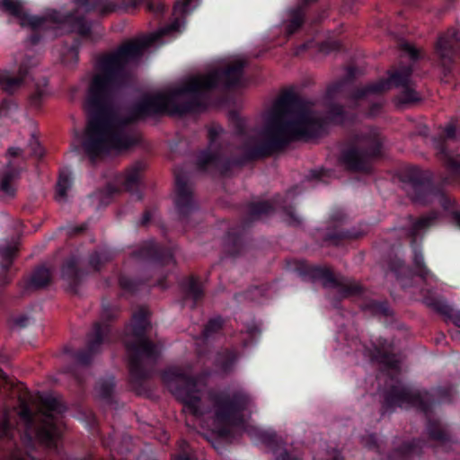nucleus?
<instances>
[{"mask_svg": "<svg viewBox=\"0 0 460 460\" xmlns=\"http://www.w3.org/2000/svg\"><path fill=\"white\" fill-rule=\"evenodd\" d=\"M142 53V47L128 44L102 62V71L96 75L89 91L88 105L94 109L99 102L105 100L111 93L117 73Z\"/></svg>", "mask_w": 460, "mask_h": 460, "instance_id": "obj_1", "label": "nucleus"}, {"mask_svg": "<svg viewBox=\"0 0 460 460\" xmlns=\"http://www.w3.org/2000/svg\"><path fill=\"white\" fill-rule=\"evenodd\" d=\"M316 122L311 110L305 106L296 107L289 121L281 126L280 133L289 138L306 137L315 128Z\"/></svg>", "mask_w": 460, "mask_h": 460, "instance_id": "obj_2", "label": "nucleus"}, {"mask_svg": "<svg viewBox=\"0 0 460 460\" xmlns=\"http://www.w3.org/2000/svg\"><path fill=\"white\" fill-rule=\"evenodd\" d=\"M87 133L89 140L84 144V146L91 155L96 150H100L107 145H114L111 124L106 118L93 115L89 121Z\"/></svg>", "mask_w": 460, "mask_h": 460, "instance_id": "obj_3", "label": "nucleus"}, {"mask_svg": "<svg viewBox=\"0 0 460 460\" xmlns=\"http://www.w3.org/2000/svg\"><path fill=\"white\" fill-rule=\"evenodd\" d=\"M216 77L217 74L190 77L188 81V86L182 91L191 93L208 88L215 84Z\"/></svg>", "mask_w": 460, "mask_h": 460, "instance_id": "obj_4", "label": "nucleus"}, {"mask_svg": "<svg viewBox=\"0 0 460 460\" xmlns=\"http://www.w3.org/2000/svg\"><path fill=\"white\" fill-rule=\"evenodd\" d=\"M198 4L199 0H176L174 5V15H184L194 10Z\"/></svg>", "mask_w": 460, "mask_h": 460, "instance_id": "obj_5", "label": "nucleus"}, {"mask_svg": "<svg viewBox=\"0 0 460 460\" xmlns=\"http://www.w3.org/2000/svg\"><path fill=\"white\" fill-rule=\"evenodd\" d=\"M453 40L447 36H442L437 43V52L441 58H449L452 54Z\"/></svg>", "mask_w": 460, "mask_h": 460, "instance_id": "obj_6", "label": "nucleus"}, {"mask_svg": "<svg viewBox=\"0 0 460 460\" xmlns=\"http://www.w3.org/2000/svg\"><path fill=\"white\" fill-rule=\"evenodd\" d=\"M418 93L411 88L406 87L397 97V105L403 106L419 101Z\"/></svg>", "mask_w": 460, "mask_h": 460, "instance_id": "obj_7", "label": "nucleus"}, {"mask_svg": "<svg viewBox=\"0 0 460 460\" xmlns=\"http://www.w3.org/2000/svg\"><path fill=\"white\" fill-rule=\"evenodd\" d=\"M50 279V273L49 270L41 268L39 269L31 279L32 285L40 288L49 283Z\"/></svg>", "mask_w": 460, "mask_h": 460, "instance_id": "obj_8", "label": "nucleus"}, {"mask_svg": "<svg viewBox=\"0 0 460 460\" xmlns=\"http://www.w3.org/2000/svg\"><path fill=\"white\" fill-rule=\"evenodd\" d=\"M71 187V181L66 179H61L57 185V200L58 202H65L66 200V191Z\"/></svg>", "mask_w": 460, "mask_h": 460, "instance_id": "obj_9", "label": "nucleus"}, {"mask_svg": "<svg viewBox=\"0 0 460 460\" xmlns=\"http://www.w3.org/2000/svg\"><path fill=\"white\" fill-rule=\"evenodd\" d=\"M13 178V173H7L0 177V188L8 196H13L14 192V189L9 184Z\"/></svg>", "mask_w": 460, "mask_h": 460, "instance_id": "obj_10", "label": "nucleus"}, {"mask_svg": "<svg viewBox=\"0 0 460 460\" xmlns=\"http://www.w3.org/2000/svg\"><path fill=\"white\" fill-rule=\"evenodd\" d=\"M3 4L13 14L17 16L21 14V3L19 1L4 0Z\"/></svg>", "mask_w": 460, "mask_h": 460, "instance_id": "obj_11", "label": "nucleus"}, {"mask_svg": "<svg viewBox=\"0 0 460 460\" xmlns=\"http://www.w3.org/2000/svg\"><path fill=\"white\" fill-rule=\"evenodd\" d=\"M41 20L37 17H32L29 15H23L21 17V25L22 26H31V27H37L40 25Z\"/></svg>", "mask_w": 460, "mask_h": 460, "instance_id": "obj_12", "label": "nucleus"}, {"mask_svg": "<svg viewBox=\"0 0 460 460\" xmlns=\"http://www.w3.org/2000/svg\"><path fill=\"white\" fill-rule=\"evenodd\" d=\"M45 404L48 407V409L51 411H59V410H60L59 402L52 397L46 398Z\"/></svg>", "mask_w": 460, "mask_h": 460, "instance_id": "obj_13", "label": "nucleus"}, {"mask_svg": "<svg viewBox=\"0 0 460 460\" xmlns=\"http://www.w3.org/2000/svg\"><path fill=\"white\" fill-rule=\"evenodd\" d=\"M183 25H184L183 22H180V21L176 20L170 25L169 28L163 30L161 31V33L165 34V33H168L172 31H180L181 28L183 27Z\"/></svg>", "mask_w": 460, "mask_h": 460, "instance_id": "obj_14", "label": "nucleus"}, {"mask_svg": "<svg viewBox=\"0 0 460 460\" xmlns=\"http://www.w3.org/2000/svg\"><path fill=\"white\" fill-rule=\"evenodd\" d=\"M302 23V20L300 18L294 19L289 25L288 26V33H293Z\"/></svg>", "mask_w": 460, "mask_h": 460, "instance_id": "obj_15", "label": "nucleus"}, {"mask_svg": "<svg viewBox=\"0 0 460 460\" xmlns=\"http://www.w3.org/2000/svg\"><path fill=\"white\" fill-rule=\"evenodd\" d=\"M19 73H20V78L9 79V81H8L9 86H11V87L17 86L22 83V81L23 80V72L22 70H20Z\"/></svg>", "mask_w": 460, "mask_h": 460, "instance_id": "obj_16", "label": "nucleus"}, {"mask_svg": "<svg viewBox=\"0 0 460 460\" xmlns=\"http://www.w3.org/2000/svg\"><path fill=\"white\" fill-rule=\"evenodd\" d=\"M31 146H32V152L35 155H38V156L42 155V150H41L40 146L37 140H33Z\"/></svg>", "mask_w": 460, "mask_h": 460, "instance_id": "obj_17", "label": "nucleus"}, {"mask_svg": "<svg viewBox=\"0 0 460 460\" xmlns=\"http://www.w3.org/2000/svg\"><path fill=\"white\" fill-rule=\"evenodd\" d=\"M430 225V218H422L420 219L417 225H416V228L417 229H420L422 227H426Z\"/></svg>", "mask_w": 460, "mask_h": 460, "instance_id": "obj_18", "label": "nucleus"}, {"mask_svg": "<svg viewBox=\"0 0 460 460\" xmlns=\"http://www.w3.org/2000/svg\"><path fill=\"white\" fill-rule=\"evenodd\" d=\"M243 66V64L242 62H239L238 64V66L237 67H232V68H228L226 70V75H230L231 74H236V75H239L240 73V69L241 67Z\"/></svg>", "mask_w": 460, "mask_h": 460, "instance_id": "obj_19", "label": "nucleus"}, {"mask_svg": "<svg viewBox=\"0 0 460 460\" xmlns=\"http://www.w3.org/2000/svg\"><path fill=\"white\" fill-rule=\"evenodd\" d=\"M22 153V150L18 147H11L8 150V154L12 156L19 155Z\"/></svg>", "mask_w": 460, "mask_h": 460, "instance_id": "obj_20", "label": "nucleus"}, {"mask_svg": "<svg viewBox=\"0 0 460 460\" xmlns=\"http://www.w3.org/2000/svg\"><path fill=\"white\" fill-rule=\"evenodd\" d=\"M392 82H394L395 84H400V75L394 74L391 76Z\"/></svg>", "mask_w": 460, "mask_h": 460, "instance_id": "obj_21", "label": "nucleus"}, {"mask_svg": "<svg viewBox=\"0 0 460 460\" xmlns=\"http://www.w3.org/2000/svg\"><path fill=\"white\" fill-rule=\"evenodd\" d=\"M406 49H408L409 53L411 54V58H416L417 53L413 47H411L409 45L406 46Z\"/></svg>", "mask_w": 460, "mask_h": 460, "instance_id": "obj_22", "label": "nucleus"}, {"mask_svg": "<svg viewBox=\"0 0 460 460\" xmlns=\"http://www.w3.org/2000/svg\"><path fill=\"white\" fill-rule=\"evenodd\" d=\"M446 134L448 137H453L455 134V128L454 127H447L446 129Z\"/></svg>", "mask_w": 460, "mask_h": 460, "instance_id": "obj_23", "label": "nucleus"}, {"mask_svg": "<svg viewBox=\"0 0 460 460\" xmlns=\"http://www.w3.org/2000/svg\"><path fill=\"white\" fill-rule=\"evenodd\" d=\"M1 253H2V256H3L4 258H5V257H7V256H8V253H7V252H6L5 250L1 251Z\"/></svg>", "mask_w": 460, "mask_h": 460, "instance_id": "obj_24", "label": "nucleus"}, {"mask_svg": "<svg viewBox=\"0 0 460 460\" xmlns=\"http://www.w3.org/2000/svg\"><path fill=\"white\" fill-rule=\"evenodd\" d=\"M378 89L377 88H371L369 89V91H377Z\"/></svg>", "mask_w": 460, "mask_h": 460, "instance_id": "obj_25", "label": "nucleus"}, {"mask_svg": "<svg viewBox=\"0 0 460 460\" xmlns=\"http://www.w3.org/2000/svg\"><path fill=\"white\" fill-rule=\"evenodd\" d=\"M409 75H410V73H409V71H407L406 74H405V77H408Z\"/></svg>", "mask_w": 460, "mask_h": 460, "instance_id": "obj_26", "label": "nucleus"}, {"mask_svg": "<svg viewBox=\"0 0 460 460\" xmlns=\"http://www.w3.org/2000/svg\"><path fill=\"white\" fill-rule=\"evenodd\" d=\"M217 323V321H212V322H210V324H214V323Z\"/></svg>", "mask_w": 460, "mask_h": 460, "instance_id": "obj_27", "label": "nucleus"}]
</instances>
